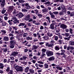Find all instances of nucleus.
<instances>
[{
  "label": "nucleus",
  "mask_w": 74,
  "mask_h": 74,
  "mask_svg": "<svg viewBox=\"0 0 74 74\" xmlns=\"http://www.w3.org/2000/svg\"><path fill=\"white\" fill-rule=\"evenodd\" d=\"M14 67L17 71H23V67L19 66L16 64L14 65Z\"/></svg>",
  "instance_id": "nucleus-1"
},
{
  "label": "nucleus",
  "mask_w": 74,
  "mask_h": 74,
  "mask_svg": "<svg viewBox=\"0 0 74 74\" xmlns=\"http://www.w3.org/2000/svg\"><path fill=\"white\" fill-rule=\"evenodd\" d=\"M46 55L47 56H51L52 55H53V53L52 51H47L46 52Z\"/></svg>",
  "instance_id": "nucleus-2"
},
{
  "label": "nucleus",
  "mask_w": 74,
  "mask_h": 74,
  "mask_svg": "<svg viewBox=\"0 0 74 74\" xmlns=\"http://www.w3.org/2000/svg\"><path fill=\"white\" fill-rule=\"evenodd\" d=\"M13 19L14 20L13 22L14 24H17L19 23V20H18L16 17L14 16L13 17Z\"/></svg>",
  "instance_id": "nucleus-3"
},
{
  "label": "nucleus",
  "mask_w": 74,
  "mask_h": 74,
  "mask_svg": "<svg viewBox=\"0 0 74 74\" xmlns=\"http://www.w3.org/2000/svg\"><path fill=\"white\" fill-rule=\"evenodd\" d=\"M61 7V9L62 12H66V9L65 8V6L63 5H60Z\"/></svg>",
  "instance_id": "nucleus-4"
},
{
  "label": "nucleus",
  "mask_w": 74,
  "mask_h": 74,
  "mask_svg": "<svg viewBox=\"0 0 74 74\" xmlns=\"http://www.w3.org/2000/svg\"><path fill=\"white\" fill-rule=\"evenodd\" d=\"M46 46L47 47H51V48H52L53 46H54V44H49L48 43H47L46 44Z\"/></svg>",
  "instance_id": "nucleus-5"
},
{
  "label": "nucleus",
  "mask_w": 74,
  "mask_h": 74,
  "mask_svg": "<svg viewBox=\"0 0 74 74\" xmlns=\"http://www.w3.org/2000/svg\"><path fill=\"white\" fill-rule=\"evenodd\" d=\"M60 27L62 29H65L67 27V26L66 25L64 24H62L60 25Z\"/></svg>",
  "instance_id": "nucleus-6"
},
{
  "label": "nucleus",
  "mask_w": 74,
  "mask_h": 74,
  "mask_svg": "<svg viewBox=\"0 0 74 74\" xmlns=\"http://www.w3.org/2000/svg\"><path fill=\"white\" fill-rule=\"evenodd\" d=\"M18 54V52L14 51L12 53V54L10 55V56H13L15 57Z\"/></svg>",
  "instance_id": "nucleus-7"
},
{
  "label": "nucleus",
  "mask_w": 74,
  "mask_h": 74,
  "mask_svg": "<svg viewBox=\"0 0 74 74\" xmlns=\"http://www.w3.org/2000/svg\"><path fill=\"white\" fill-rule=\"evenodd\" d=\"M30 15H27L25 16V17L24 18V19L27 21L29 20V19L30 18Z\"/></svg>",
  "instance_id": "nucleus-8"
},
{
  "label": "nucleus",
  "mask_w": 74,
  "mask_h": 74,
  "mask_svg": "<svg viewBox=\"0 0 74 74\" xmlns=\"http://www.w3.org/2000/svg\"><path fill=\"white\" fill-rule=\"evenodd\" d=\"M55 57L53 56H52L51 57L49 58L48 60L49 61H53V60H55Z\"/></svg>",
  "instance_id": "nucleus-9"
},
{
  "label": "nucleus",
  "mask_w": 74,
  "mask_h": 74,
  "mask_svg": "<svg viewBox=\"0 0 74 74\" xmlns=\"http://www.w3.org/2000/svg\"><path fill=\"white\" fill-rule=\"evenodd\" d=\"M73 49H74V47L73 46L70 47V46H69L67 47L66 49V50H67V51H69L70 50H73Z\"/></svg>",
  "instance_id": "nucleus-10"
},
{
  "label": "nucleus",
  "mask_w": 74,
  "mask_h": 74,
  "mask_svg": "<svg viewBox=\"0 0 74 74\" xmlns=\"http://www.w3.org/2000/svg\"><path fill=\"white\" fill-rule=\"evenodd\" d=\"M18 17L20 18H22L23 16H24V14L22 13L21 12H20L18 14Z\"/></svg>",
  "instance_id": "nucleus-11"
},
{
  "label": "nucleus",
  "mask_w": 74,
  "mask_h": 74,
  "mask_svg": "<svg viewBox=\"0 0 74 74\" xmlns=\"http://www.w3.org/2000/svg\"><path fill=\"white\" fill-rule=\"evenodd\" d=\"M49 14L51 15V18H53V19H54L55 18V15L53 14L52 13L51 11L49 12Z\"/></svg>",
  "instance_id": "nucleus-12"
},
{
  "label": "nucleus",
  "mask_w": 74,
  "mask_h": 74,
  "mask_svg": "<svg viewBox=\"0 0 74 74\" xmlns=\"http://www.w3.org/2000/svg\"><path fill=\"white\" fill-rule=\"evenodd\" d=\"M2 2L1 3V4H0V5L1 6V7H4V5H5V0H2Z\"/></svg>",
  "instance_id": "nucleus-13"
},
{
  "label": "nucleus",
  "mask_w": 74,
  "mask_h": 74,
  "mask_svg": "<svg viewBox=\"0 0 74 74\" xmlns=\"http://www.w3.org/2000/svg\"><path fill=\"white\" fill-rule=\"evenodd\" d=\"M13 14L15 16H18V14L17 13H16V10L14 9V11L13 12H12Z\"/></svg>",
  "instance_id": "nucleus-14"
},
{
  "label": "nucleus",
  "mask_w": 74,
  "mask_h": 74,
  "mask_svg": "<svg viewBox=\"0 0 74 74\" xmlns=\"http://www.w3.org/2000/svg\"><path fill=\"white\" fill-rule=\"evenodd\" d=\"M38 48V46H37L36 45H33L32 46V49L33 50L36 49Z\"/></svg>",
  "instance_id": "nucleus-15"
},
{
  "label": "nucleus",
  "mask_w": 74,
  "mask_h": 74,
  "mask_svg": "<svg viewBox=\"0 0 74 74\" xmlns=\"http://www.w3.org/2000/svg\"><path fill=\"white\" fill-rule=\"evenodd\" d=\"M54 49L56 51H59L60 49V47L59 46H55Z\"/></svg>",
  "instance_id": "nucleus-16"
},
{
  "label": "nucleus",
  "mask_w": 74,
  "mask_h": 74,
  "mask_svg": "<svg viewBox=\"0 0 74 74\" xmlns=\"http://www.w3.org/2000/svg\"><path fill=\"white\" fill-rule=\"evenodd\" d=\"M3 39L5 41H8L9 40V38H8V37L5 36L3 37Z\"/></svg>",
  "instance_id": "nucleus-17"
},
{
  "label": "nucleus",
  "mask_w": 74,
  "mask_h": 74,
  "mask_svg": "<svg viewBox=\"0 0 74 74\" xmlns=\"http://www.w3.org/2000/svg\"><path fill=\"white\" fill-rule=\"evenodd\" d=\"M14 20H9L8 21V22L9 23V25H12V24H13V23L12 22V21Z\"/></svg>",
  "instance_id": "nucleus-18"
},
{
  "label": "nucleus",
  "mask_w": 74,
  "mask_h": 74,
  "mask_svg": "<svg viewBox=\"0 0 74 74\" xmlns=\"http://www.w3.org/2000/svg\"><path fill=\"white\" fill-rule=\"evenodd\" d=\"M50 29H52L53 30V29H55V27H54V25L53 24H51L50 25V27H49Z\"/></svg>",
  "instance_id": "nucleus-19"
},
{
  "label": "nucleus",
  "mask_w": 74,
  "mask_h": 74,
  "mask_svg": "<svg viewBox=\"0 0 74 74\" xmlns=\"http://www.w3.org/2000/svg\"><path fill=\"white\" fill-rule=\"evenodd\" d=\"M5 12H6V10H5V8H3L1 11V13L2 14H4Z\"/></svg>",
  "instance_id": "nucleus-20"
},
{
  "label": "nucleus",
  "mask_w": 74,
  "mask_h": 74,
  "mask_svg": "<svg viewBox=\"0 0 74 74\" xmlns=\"http://www.w3.org/2000/svg\"><path fill=\"white\" fill-rule=\"evenodd\" d=\"M30 69V67L29 66H27L26 67L25 70V71L26 73H27V72H28V71H29V70Z\"/></svg>",
  "instance_id": "nucleus-21"
},
{
  "label": "nucleus",
  "mask_w": 74,
  "mask_h": 74,
  "mask_svg": "<svg viewBox=\"0 0 74 74\" xmlns=\"http://www.w3.org/2000/svg\"><path fill=\"white\" fill-rule=\"evenodd\" d=\"M25 25V23H20L18 25V26L19 27H20V26H23Z\"/></svg>",
  "instance_id": "nucleus-22"
},
{
  "label": "nucleus",
  "mask_w": 74,
  "mask_h": 74,
  "mask_svg": "<svg viewBox=\"0 0 74 74\" xmlns=\"http://www.w3.org/2000/svg\"><path fill=\"white\" fill-rule=\"evenodd\" d=\"M42 38H43L44 40H47L49 39V37L47 36H43Z\"/></svg>",
  "instance_id": "nucleus-23"
},
{
  "label": "nucleus",
  "mask_w": 74,
  "mask_h": 74,
  "mask_svg": "<svg viewBox=\"0 0 74 74\" xmlns=\"http://www.w3.org/2000/svg\"><path fill=\"white\" fill-rule=\"evenodd\" d=\"M27 40H32V37L31 36H28L26 38Z\"/></svg>",
  "instance_id": "nucleus-24"
},
{
  "label": "nucleus",
  "mask_w": 74,
  "mask_h": 74,
  "mask_svg": "<svg viewBox=\"0 0 74 74\" xmlns=\"http://www.w3.org/2000/svg\"><path fill=\"white\" fill-rule=\"evenodd\" d=\"M13 10V7L11 6L9 7V11L10 12H12Z\"/></svg>",
  "instance_id": "nucleus-25"
},
{
  "label": "nucleus",
  "mask_w": 74,
  "mask_h": 74,
  "mask_svg": "<svg viewBox=\"0 0 74 74\" xmlns=\"http://www.w3.org/2000/svg\"><path fill=\"white\" fill-rule=\"evenodd\" d=\"M10 43L11 45H14L15 44V41L14 40H11L10 41Z\"/></svg>",
  "instance_id": "nucleus-26"
},
{
  "label": "nucleus",
  "mask_w": 74,
  "mask_h": 74,
  "mask_svg": "<svg viewBox=\"0 0 74 74\" xmlns=\"http://www.w3.org/2000/svg\"><path fill=\"white\" fill-rule=\"evenodd\" d=\"M47 34L48 36H49V37H52V36H53V34H52V33H47Z\"/></svg>",
  "instance_id": "nucleus-27"
},
{
  "label": "nucleus",
  "mask_w": 74,
  "mask_h": 74,
  "mask_svg": "<svg viewBox=\"0 0 74 74\" xmlns=\"http://www.w3.org/2000/svg\"><path fill=\"white\" fill-rule=\"evenodd\" d=\"M21 11L22 12H27L28 11V10L25 9V8L22 9Z\"/></svg>",
  "instance_id": "nucleus-28"
},
{
  "label": "nucleus",
  "mask_w": 74,
  "mask_h": 74,
  "mask_svg": "<svg viewBox=\"0 0 74 74\" xmlns=\"http://www.w3.org/2000/svg\"><path fill=\"white\" fill-rule=\"evenodd\" d=\"M4 65L2 63H0V69H3L4 68Z\"/></svg>",
  "instance_id": "nucleus-29"
},
{
  "label": "nucleus",
  "mask_w": 74,
  "mask_h": 74,
  "mask_svg": "<svg viewBox=\"0 0 74 74\" xmlns=\"http://www.w3.org/2000/svg\"><path fill=\"white\" fill-rule=\"evenodd\" d=\"M44 66L45 69H48V68L49 65L48 64L45 63V64Z\"/></svg>",
  "instance_id": "nucleus-30"
},
{
  "label": "nucleus",
  "mask_w": 74,
  "mask_h": 74,
  "mask_svg": "<svg viewBox=\"0 0 74 74\" xmlns=\"http://www.w3.org/2000/svg\"><path fill=\"white\" fill-rule=\"evenodd\" d=\"M48 10L46 8H45L44 9H43L42 10V11L43 12H47V11Z\"/></svg>",
  "instance_id": "nucleus-31"
},
{
  "label": "nucleus",
  "mask_w": 74,
  "mask_h": 74,
  "mask_svg": "<svg viewBox=\"0 0 74 74\" xmlns=\"http://www.w3.org/2000/svg\"><path fill=\"white\" fill-rule=\"evenodd\" d=\"M29 71L31 74H33V73H34V71L32 69H29Z\"/></svg>",
  "instance_id": "nucleus-32"
},
{
  "label": "nucleus",
  "mask_w": 74,
  "mask_h": 74,
  "mask_svg": "<svg viewBox=\"0 0 74 74\" xmlns=\"http://www.w3.org/2000/svg\"><path fill=\"white\" fill-rule=\"evenodd\" d=\"M2 26H4L7 25V23H6L4 21L2 22Z\"/></svg>",
  "instance_id": "nucleus-33"
},
{
  "label": "nucleus",
  "mask_w": 74,
  "mask_h": 74,
  "mask_svg": "<svg viewBox=\"0 0 74 74\" xmlns=\"http://www.w3.org/2000/svg\"><path fill=\"white\" fill-rule=\"evenodd\" d=\"M6 31L5 30H1V32L2 33V34H6Z\"/></svg>",
  "instance_id": "nucleus-34"
},
{
  "label": "nucleus",
  "mask_w": 74,
  "mask_h": 74,
  "mask_svg": "<svg viewBox=\"0 0 74 74\" xmlns=\"http://www.w3.org/2000/svg\"><path fill=\"white\" fill-rule=\"evenodd\" d=\"M70 38H71V36H69V37L67 38H64V39L65 40H70Z\"/></svg>",
  "instance_id": "nucleus-35"
},
{
  "label": "nucleus",
  "mask_w": 74,
  "mask_h": 74,
  "mask_svg": "<svg viewBox=\"0 0 74 74\" xmlns=\"http://www.w3.org/2000/svg\"><path fill=\"white\" fill-rule=\"evenodd\" d=\"M12 27L13 29V30H15V31H16V30H17V29H18V28L16 27L12 26Z\"/></svg>",
  "instance_id": "nucleus-36"
},
{
  "label": "nucleus",
  "mask_w": 74,
  "mask_h": 74,
  "mask_svg": "<svg viewBox=\"0 0 74 74\" xmlns=\"http://www.w3.org/2000/svg\"><path fill=\"white\" fill-rule=\"evenodd\" d=\"M64 12H63L62 11L60 12H59V15H64Z\"/></svg>",
  "instance_id": "nucleus-37"
},
{
  "label": "nucleus",
  "mask_w": 74,
  "mask_h": 74,
  "mask_svg": "<svg viewBox=\"0 0 74 74\" xmlns=\"http://www.w3.org/2000/svg\"><path fill=\"white\" fill-rule=\"evenodd\" d=\"M35 66L36 67V69L37 70H38V69H40V68H39V67H38V64L37 63H36L35 64Z\"/></svg>",
  "instance_id": "nucleus-38"
},
{
  "label": "nucleus",
  "mask_w": 74,
  "mask_h": 74,
  "mask_svg": "<svg viewBox=\"0 0 74 74\" xmlns=\"http://www.w3.org/2000/svg\"><path fill=\"white\" fill-rule=\"evenodd\" d=\"M32 16L33 19H36V18H37V17L36 16V15L34 14L32 15Z\"/></svg>",
  "instance_id": "nucleus-39"
},
{
  "label": "nucleus",
  "mask_w": 74,
  "mask_h": 74,
  "mask_svg": "<svg viewBox=\"0 0 74 74\" xmlns=\"http://www.w3.org/2000/svg\"><path fill=\"white\" fill-rule=\"evenodd\" d=\"M63 35L66 37H69V34L68 33H66L65 34H63Z\"/></svg>",
  "instance_id": "nucleus-40"
},
{
  "label": "nucleus",
  "mask_w": 74,
  "mask_h": 74,
  "mask_svg": "<svg viewBox=\"0 0 74 74\" xmlns=\"http://www.w3.org/2000/svg\"><path fill=\"white\" fill-rule=\"evenodd\" d=\"M69 44L71 45H74V42L73 41H71L69 42Z\"/></svg>",
  "instance_id": "nucleus-41"
},
{
  "label": "nucleus",
  "mask_w": 74,
  "mask_h": 74,
  "mask_svg": "<svg viewBox=\"0 0 74 74\" xmlns=\"http://www.w3.org/2000/svg\"><path fill=\"white\" fill-rule=\"evenodd\" d=\"M73 29L71 28H70L69 29V32L71 33V34H73Z\"/></svg>",
  "instance_id": "nucleus-42"
},
{
  "label": "nucleus",
  "mask_w": 74,
  "mask_h": 74,
  "mask_svg": "<svg viewBox=\"0 0 74 74\" xmlns=\"http://www.w3.org/2000/svg\"><path fill=\"white\" fill-rule=\"evenodd\" d=\"M15 47V45H11L10 46V48H11L12 49V48H14Z\"/></svg>",
  "instance_id": "nucleus-43"
},
{
  "label": "nucleus",
  "mask_w": 74,
  "mask_h": 74,
  "mask_svg": "<svg viewBox=\"0 0 74 74\" xmlns=\"http://www.w3.org/2000/svg\"><path fill=\"white\" fill-rule=\"evenodd\" d=\"M58 38H59V37H58V36H55L54 37V40L56 41H58Z\"/></svg>",
  "instance_id": "nucleus-44"
},
{
  "label": "nucleus",
  "mask_w": 74,
  "mask_h": 74,
  "mask_svg": "<svg viewBox=\"0 0 74 74\" xmlns=\"http://www.w3.org/2000/svg\"><path fill=\"white\" fill-rule=\"evenodd\" d=\"M58 42L59 44H62V40L60 39L58 40Z\"/></svg>",
  "instance_id": "nucleus-45"
},
{
  "label": "nucleus",
  "mask_w": 74,
  "mask_h": 74,
  "mask_svg": "<svg viewBox=\"0 0 74 74\" xmlns=\"http://www.w3.org/2000/svg\"><path fill=\"white\" fill-rule=\"evenodd\" d=\"M8 28L9 32H11V31H12V28H11V26H9L8 27Z\"/></svg>",
  "instance_id": "nucleus-46"
},
{
  "label": "nucleus",
  "mask_w": 74,
  "mask_h": 74,
  "mask_svg": "<svg viewBox=\"0 0 74 74\" xmlns=\"http://www.w3.org/2000/svg\"><path fill=\"white\" fill-rule=\"evenodd\" d=\"M57 69H58V70H62V68L60 67H56Z\"/></svg>",
  "instance_id": "nucleus-47"
},
{
  "label": "nucleus",
  "mask_w": 74,
  "mask_h": 74,
  "mask_svg": "<svg viewBox=\"0 0 74 74\" xmlns=\"http://www.w3.org/2000/svg\"><path fill=\"white\" fill-rule=\"evenodd\" d=\"M47 25L48 23H47L46 22H45L43 23V25L45 26H47Z\"/></svg>",
  "instance_id": "nucleus-48"
},
{
  "label": "nucleus",
  "mask_w": 74,
  "mask_h": 74,
  "mask_svg": "<svg viewBox=\"0 0 74 74\" xmlns=\"http://www.w3.org/2000/svg\"><path fill=\"white\" fill-rule=\"evenodd\" d=\"M46 56V54H44V53H42V54L41 56V58H43L44 56Z\"/></svg>",
  "instance_id": "nucleus-49"
},
{
  "label": "nucleus",
  "mask_w": 74,
  "mask_h": 74,
  "mask_svg": "<svg viewBox=\"0 0 74 74\" xmlns=\"http://www.w3.org/2000/svg\"><path fill=\"white\" fill-rule=\"evenodd\" d=\"M66 69L67 71H69V70H71V69L69 67H66Z\"/></svg>",
  "instance_id": "nucleus-50"
},
{
  "label": "nucleus",
  "mask_w": 74,
  "mask_h": 74,
  "mask_svg": "<svg viewBox=\"0 0 74 74\" xmlns=\"http://www.w3.org/2000/svg\"><path fill=\"white\" fill-rule=\"evenodd\" d=\"M18 1L20 3H24V2H25V1H23V0H19Z\"/></svg>",
  "instance_id": "nucleus-51"
},
{
  "label": "nucleus",
  "mask_w": 74,
  "mask_h": 74,
  "mask_svg": "<svg viewBox=\"0 0 74 74\" xmlns=\"http://www.w3.org/2000/svg\"><path fill=\"white\" fill-rule=\"evenodd\" d=\"M47 50L46 49H42V52L44 53V52H45Z\"/></svg>",
  "instance_id": "nucleus-52"
},
{
  "label": "nucleus",
  "mask_w": 74,
  "mask_h": 74,
  "mask_svg": "<svg viewBox=\"0 0 74 74\" xmlns=\"http://www.w3.org/2000/svg\"><path fill=\"white\" fill-rule=\"evenodd\" d=\"M27 33H24L23 34V37H27Z\"/></svg>",
  "instance_id": "nucleus-53"
},
{
  "label": "nucleus",
  "mask_w": 74,
  "mask_h": 74,
  "mask_svg": "<svg viewBox=\"0 0 74 74\" xmlns=\"http://www.w3.org/2000/svg\"><path fill=\"white\" fill-rule=\"evenodd\" d=\"M50 43L51 44H54V43H55V41L53 40H51L50 41Z\"/></svg>",
  "instance_id": "nucleus-54"
},
{
  "label": "nucleus",
  "mask_w": 74,
  "mask_h": 74,
  "mask_svg": "<svg viewBox=\"0 0 74 74\" xmlns=\"http://www.w3.org/2000/svg\"><path fill=\"white\" fill-rule=\"evenodd\" d=\"M22 58H23V60H26V59L27 58V57L25 56H23V57H22Z\"/></svg>",
  "instance_id": "nucleus-55"
},
{
  "label": "nucleus",
  "mask_w": 74,
  "mask_h": 74,
  "mask_svg": "<svg viewBox=\"0 0 74 74\" xmlns=\"http://www.w3.org/2000/svg\"><path fill=\"white\" fill-rule=\"evenodd\" d=\"M44 26L42 25L40 26V30H44Z\"/></svg>",
  "instance_id": "nucleus-56"
},
{
  "label": "nucleus",
  "mask_w": 74,
  "mask_h": 74,
  "mask_svg": "<svg viewBox=\"0 0 74 74\" xmlns=\"http://www.w3.org/2000/svg\"><path fill=\"white\" fill-rule=\"evenodd\" d=\"M19 34H23L22 31L21 30H19L18 31Z\"/></svg>",
  "instance_id": "nucleus-57"
},
{
  "label": "nucleus",
  "mask_w": 74,
  "mask_h": 74,
  "mask_svg": "<svg viewBox=\"0 0 74 74\" xmlns=\"http://www.w3.org/2000/svg\"><path fill=\"white\" fill-rule=\"evenodd\" d=\"M53 13L54 14V15H58V14L59 12H53Z\"/></svg>",
  "instance_id": "nucleus-58"
},
{
  "label": "nucleus",
  "mask_w": 74,
  "mask_h": 74,
  "mask_svg": "<svg viewBox=\"0 0 74 74\" xmlns=\"http://www.w3.org/2000/svg\"><path fill=\"white\" fill-rule=\"evenodd\" d=\"M10 67L8 66L7 67V69L6 70V71H7V72H8V71H10Z\"/></svg>",
  "instance_id": "nucleus-59"
},
{
  "label": "nucleus",
  "mask_w": 74,
  "mask_h": 74,
  "mask_svg": "<svg viewBox=\"0 0 74 74\" xmlns=\"http://www.w3.org/2000/svg\"><path fill=\"white\" fill-rule=\"evenodd\" d=\"M13 73V71L12 70H10L9 72L8 73V74H12Z\"/></svg>",
  "instance_id": "nucleus-60"
},
{
  "label": "nucleus",
  "mask_w": 74,
  "mask_h": 74,
  "mask_svg": "<svg viewBox=\"0 0 74 74\" xmlns=\"http://www.w3.org/2000/svg\"><path fill=\"white\" fill-rule=\"evenodd\" d=\"M51 3L49 1H47L45 3V4H50Z\"/></svg>",
  "instance_id": "nucleus-61"
},
{
  "label": "nucleus",
  "mask_w": 74,
  "mask_h": 74,
  "mask_svg": "<svg viewBox=\"0 0 74 74\" xmlns=\"http://www.w3.org/2000/svg\"><path fill=\"white\" fill-rule=\"evenodd\" d=\"M70 16H74V13H71L70 14Z\"/></svg>",
  "instance_id": "nucleus-62"
},
{
  "label": "nucleus",
  "mask_w": 74,
  "mask_h": 74,
  "mask_svg": "<svg viewBox=\"0 0 74 74\" xmlns=\"http://www.w3.org/2000/svg\"><path fill=\"white\" fill-rule=\"evenodd\" d=\"M38 16L39 17H42V14H38Z\"/></svg>",
  "instance_id": "nucleus-63"
},
{
  "label": "nucleus",
  "mask_w": 74,
  "mask_h": 74,
  "mask_svg": "<svg viewBox=\"0 0 74 74\" xmlns=\"http://www.w3.org/2000/svg\"><path fill=\"white\" fill-rule=\"evenodd\" d=\"M30 6H27V7L26 10H30Z\"/></svg>",
  "instance_id": "nucleus-64"
}]
</instances>
